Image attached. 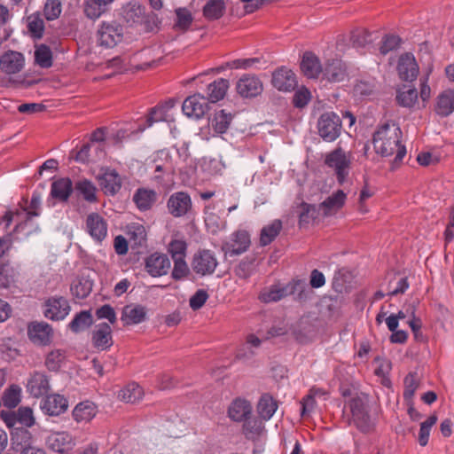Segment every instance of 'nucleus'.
Segmentation results:
<instances>
[{"mask_svg":"<svg viewBox=\"0 0 454 454\" xmlns=\"http://www.w3.org/2000/svg\"><path fill=\"white\" fill-rule=\"evenodd\" d=\"M147 309L139 304L126 305L122 309L121 320L124 325H138L146 320Z\"/></svg>","mask_w":454,"mask_h":454,"instance_id":"25","label":"nucleus"},{"mask_svg":"<svg viewBox=\"0 0 454 454\" xmlns=\"http://www.w3.org/2000/svg\"><path fill=\"white\" fill-rule=\"evenodd\" d=\"M143 388L136 382L129 383L119 392V398L126 403H134L142 399Z\"/></svg>","mask_w":454,"mask_h":454,"instance_id":"41","label":"nucleus"},{"mask_svg":"<svg viewBox=\"0 0 454 454\" xmlns=\"http://www.w3.org/2000/svg\"><path fill=\"white\" fill-rule=\"evenodd\" d=\"M208 109L207 99L200 94L188 97L182 105L183 113L194 119H200Z\"/></svg>","mask_w":454,"mask_h":454,"instance_id":"12","label":"nucleus"},{"mask_svg":"<svg viewBox=\"0 0 454 454\" xmlns=\"http://www.w3.org/2000/svg\"><path fill=\"white\" fill-rule=\"evenodd\" d=\"M4 407L15 408L21 401V388L18 385H12L6 388L2 397Z\"/></svg>","mask_w":454,"mask_h":454,"instance_id":"45","label":"nucleus"},{"mask_svg":"<svg viewBox=\"0 0 454 454\" xmlns=\"http://www.w3.org/2000/svg\"><path fill=\"white\" fill-rule=\"evenodd\" d=\"M396 99L400 106L412 107L418 100V91L415 88L399 91Z\"/></svg>","mask_w":454,"mask_h":454,"instance_id":"55","label":"nucleus"},{"mask_svg":"<svg viewBox=\"0 0 454 454\" xmlns=\"http://www.w3.org/2000/svg\"><path fill=\"white\" fill-rule=\"evenodd\" d=\"M215 206L212 204L206 205L204 207V222L207 231L211 234H216L225 227L219 215L213 212Z\"/></svg>","mask_w":454,"mask_h":454,"instance_id":"33","label":"nucleus"},{"mask_svg":"<svg viewBox=\"0 0 454 454\" xmlns=\"http://www.w3.org/2000/svg\"><path fill=\"white\" fill-rule=\"evenodd\" d=\"M61 10L59 0H47L43 10L44 16L48 20H54L59 17Z\"/></svg>","mask_w":454,"mask_h":454,"instance_id":"58","label":"nucleus"},{"mask_svg":"<svg viewBox=\"0 0 454 454\" xmlns=\"http://www.w3.org/2000/svg\"><path fill=\"white\" fill-rule=\"evenodd\" d=\"M454 112V90L442 91L436 99L435 113L442 117H446Z\"/></svg>","mask_w":454,"mask_h":454,"instance_id":"30","label":"nucleus"},{"mask_svg":"<svg viewBox=\"0 0 454 454\" xmlns=\"http://www.w3.org/2000/svg\"><path fill=\"white\" fill-rule=\"evenodd\" d=\"M156 200V193L153 190L139 188L133 195V201L137 208L145 211L151 208Z\"/></svg>","mask_w":454,"mask_h":454,"instance_id":"39","label":"nucleus"},{"mask_svg":"<svg viewBox=\"0 0 454 454\" xmlns=\"http://www.w3.org/2000/svg\"><path fill=\"white\" fill-rule=\"evenodd\" d=\"M74 188H75L76 192L80 195H82L86 201L90 202V203L97 201V195H96L97 188L93 184V183L90 182V180L82 179V180L78 181L75 184Z\"/></svg>","mask_w":454,"mask_h":454,"instance_id":"44","label":"nucleus"},{"mask_svg":"<svg viewBox=\"0 0 454 454\" xmlns=\"http://www.w3.org/2000/svg\"><path fill=\"white\" fill-rule=\"evenodd\" d=\"M169 109L170 105L168 102L153 108L147 119L148 126H152L153 122L167 121Z\"/></svg>","mask_w":454,"mask_h":454,"instance_id":"54","label":"nucleus"},{"mask_svg":"<svg viewBox=\"0 0 454 454\" xmlns=\"http://www.w3.org/2000/svg\"><path fill=\"white\" fill-rule=\"evenodd\" d=\"M400 39L396 35H386L380 47V51L382 55L387 54L389 51L396 49L399 45Z\"/></svg>","mask_w":454,"mask_h":454,"instance_id":"64","label":"nucleus"},{"mask_svg":"<svg viewBox=\"0 0 454 454\" xmlns=\"http://www.w3.org/2000/svg\"><path fill=\"white\" fill-rule=\"evenodd\" d=\"M169 262L166 255L158 253L151 254L145 262L147 272L153 277L167 274Z\"/></svg>","mask_w":454,"mask_h":454,"instance_id":"27","label":"nucleus"},{"mask_svg":"<svg viewBox=\"0 0 454 454\" xmlns=\"http://www.w3.org/2000/svg\"><path fill=\"white\" fill-rule=\"evenodd\" d=\"M229 88V81L223 78L217 79L208 84L207 89V100L212 103L222 100Z\"/></svg>","mask_w":454,"mask_h":454,"instance_id":"38","label":"nucleus"},{"mask_svg":"<svg viewBox=\"0 0 454 454\" xmlns=\"http://www.w3.org/2000/svg\"><path fill=\"white\" fill-rule=\"evenodd\" d=\"M252 411V404L248 400L238 397L230 403L227 416L231 421L244 422L250 418Z\"/></svg>","mask_w":454,"mask_h":454,"instance_id":"15","label":"nucleus"},{"mask_svg":"<svg viewBox=\"0 0 454 454\" xmlns=\"http://www.w3.org/2000/svg\"><path fill=\"white\" fill-rule=\"evenodd\" d=\"M172 216L185 217L192 225V202L187 192H179L172 195Z\"/></svg>","mask_w":454,"mask_h":454,"instance_id":"10","label":"nucleus"},{"mask_svg":"<svg viewBox=\"0 0 454 454\" xmlns=\"http://www.w3.org/2000/svg\"><path fill=\"white\" fill-rule=\"evenodd\" d=\"M409 288L407 278L401 276H395L388 283L387 296H395L403 294Z\"/></svg>","mask_w":454,"mask_h":454,"instance_id":"51","label":"nucleus"},{"mask_svg":"<svg viewBox=\"0 0 454 454\" xmlns=\"http://www.w3.org/2000/svg\"><path fill=\"white\" fill-rule=\"evenodd\" d=\"M397 70L400 77L404 81H413L419 74V65L412 53L406 52L401 55Z\"/></svg>","mask_w":454,"mask_h":454,"instance_id":"22","label":"nucleus"},{"mask_svg":"<svg viewBox=\"0 0 454 454\" xmlns=\"http://www.w3.org/2000/svg\"><path fill=\"white\" fill-rule=\"evenodd\" d=\"M43 308V316L51 321H62L71 311L68 300L61 295H53L47 298Z\"/></svg>","mask_w":454,"mask_h":454,"instance_id":"5","label":"nucleus"},{"mask_svg":"<svg viewBox=\"0 0 454 454\" xmlns=\"http://www.w3.org/2000/svg\"><path fill=\"white\" fill-rule=\"evenodd\" d=\"M319 136L327 142L334 141L340 134L341 121L333 113L323 114L317 122Z\"/></svg>","mask_w":454,"mask_h":454,"instance_id":"7","label":"nucleus"},{"mask_svg":"<svg viewBox=\"0 0 454 454\" xmlns=\"http://www.w3.org/2000/svg\"><path fill=\"white\" fill-rule=\"evenodd\" d=\"M301 285V281H292L286 286L275 285L262 291L260 294V300L263 302L278 301L282 298L292 294L296 286Z\"/></svg>","mask_w":454,"mask_h":454,"instance_id":"16","label":"nucleus"},{"mask_svg":"<svg viewBox=\"0 0 454 454\" xmlns=\"http://www.w3.org/2000/svg\"><path fill=\"white\" fill-rule=\"evenodd\" d=\"M99 185L107 196H114L121 188L122 181L116 170L106 168L98 177Z\"/></svg>","mask_w":454,"mask_h":454,"instance_id":"20","label":"nucleus"},{"mask_svg":"<svg viewBox=\"0 0 454 454\" xmlns=\"http://www.w3.org/2000/svg\"><path fill=\"white\" fill-rule=\"evenodd\" d=\"M231 121L232 115L231 113H227L225 110H219L209 119V127L215 134H223L229 129Z\"/></svg>","mask_w":454,"mask_h":454,"instance_id":"35","label":"nucleus"},{"mask_svg":"<svg viewBox=\"0 0 454 454\" xmlns=\"http://www.w3.org/2000/svg\"><path fill=\"white\" fill-rule=\"evenodd\" d=\"M351 41L355 47L364 48L371 43V35L366 30H360L353 32L351 35Z\"/></svg>","mask_w":454,"mask_h":454,"instance_id":"62","label":"nucleus"},{"mask_svg":"<svg viewBox=\"0 0 454 454\" xmlns=\"http://www.w3.org/2000/svg\"><path fill=\"white\" fill-rule=\"evenodd\" d=\"M25 58L22 53L8 51L0 57V69L7 74H14L22 70Z\"/></svg>","mask_w":454,"mask_h":454,"instance_id":"17","label":"nucleus"},{"mask_svg":"<svg viewBox=\"0 0 454 454\" xmlns=\"http://www.w3.org/2000/svg\"><path fill=\"white\" fill-rule=\"evenodd\" d=\"M236 89L241 97L254 98L262 91V83L257 76L245 74L238 81Z\"/></svg>","mask_w":454,"mask_h":454,"instance_id":"19","label":"nucleus"},{"mask_svg":"<svg viewBox=\"0 0 454 454\" xmlns=\"http://www.w3.org/2000/svg\"><path fill=\"white\" fill-rule=\"evenodd\" d=\"M282 229V223L280 220L276 219L270 224L264 226L261 231L260 243L262 246H267L271 243L274 239L278 235Z\"/></svg>","mask_w":454,"mask_h":454,"instance_id":"42","label":"nucleus"},{"mask_svg":"<svg viewBox=\"0 0 454 454\" xmlns=\"http://www.w3.org/2000/svg\"><path fill=\"white\" fill-rule=\"evenodd\" d=\"M128 234L137 245L142 246L146 239L145 228L140 223H131Z\"/></svg>","mask_w":454,"mask_h":454,"instance_id":"57","label":"nucleus"},{"mask_svg":"<svg viewBox=\"0 0 454 454\" xmlns=\"http://www.w3.org/2000/svg\"><path fill=\"white\" fill-rule=\"evenodd\" d=\"M419 387V380L417 379V375L415 373H409L404 378V390H403V397L406 400H411L417 388Z\"/></svg>","mask_w":454,"mask_h":454,"instance_id":"60","label":"nucleus"},{"mask_svg":"<svg viewBox=\"0 0 454 454\" xmlns=\"http://www.w3.org/2000/svg\"><path fill=\"white\" fill-rule=\"evenodd\" d=\"M250 236L245 230L234 231L222 245L225 255L234 256L245 253L250 247Z\"/></svg>","mask_w":454,"mask_h":454,"instance_id":"8","label":"nucleus"},{"mask_svg":"<svg viewBox=\"0 0 454 454\" xmlns=\"http://www.w3.org/2000/svg\"><path fill=\"white\" fill-rule=\"evenodd\" d=\"M17 272L9 263L0 264V288L9 287L15 280Z\"/></svg>","mask_w":454,"mask_h":454,"instance_id":"53","label":"nucleus"},{"mask_svg":"<svg viewBox=\"0 0 454 454\" xmlns=\"http://www.w3.org/2000/svg\"><path fill=\"white\" fill-rule=\"evenodd\" d=\"M352 422L364 433L369 432L374 427V422L369 414L367 401L364 396L353 397L349 401Z\"/></svg>","mask_w":454,"mask_h":454,"instance_id":"2","label":"nucleus"},{"mask_svg":"<svg viewBox=\"0 0 454 454\" xmlns=\"http://www.w3.org/2000/svg\"><path fill=\"white\" fill-rule=\"evenodd\" d=\"M176 21L172 28L182 32L187 30L192 22L191 12L185 8H179L176 10Z\"/></svg>","mask_w":454,"mask_h":454,"instance_id":"52","label":"nucleus"},{"mask_svg":"<svg viewBox=\"0 0 454 454\" xmlns=\"http://www.w3.org/2000/svg\"><path fill=\"white\" fill-rule=\"evenodd\" d=\"M35 63L43 67L48 68L52 66V53L51 49L46 45H40L35 51Z\"/></svg>","mask_w":454,"mask_h":454,"instance_id":"49","label":"nucleus"},{"mask_svg":"<svg viewBox=\"0 0 454 454\" xmlns=\"http://www.w3.org/2000/svg\"><path fill=\"white\" fill-rule=\"evenodd\" d=\"M301 68L304 75L308 78H317L320 73L323 74V69L318 58L311 52L303 54L301 62Z\"/></svg>","mask_w":454,"mask_h":454,"instance_id":"31","label":"nucleus"},{"mask_svg":"<svg viewBox=\"0 0 454 454\" xmlns=\"http://www.w3.org/2000/svg\"><path fill=\"white\" fill-rule=\"evenodd\" d=\"M12 449L21 453L22 450H25L30 447H32L33 437L31 433L25 427H15L12 432Z\"/></svg>","mask_w":454,"mask_h":454,"instance_id":"29","label":"nucleus"},{"mask_svg":"<svg viewBox=\"0 0 454 454\" xmlns=\"http://www.w3.org/2000/svg\"><path fill=\"white\" fill-rule=\"evenodd\" d=\"M27 29L34 38L40 39L43 37L44 22L38 13L27 17Z\"/></svg>","mask_w":454,"mask_h":454,"instance_id":"48","label":"nucleus"},{"mask_svg":"<svg viewBox=\"0 0 454 454\" xmlns=\"http://www.w3.org/2000/svg\"><path fill=\"white\" fill-rule=\"evenodd\" d=\"M402 131L395 123H386L373 134L372 144L377 154L382 157L395 155L394 164H399L406 154V148L401 144Z\"/></svg>","mask_w":454,"mask_h":454,"instance_id":"1","label":"nucleus"},{"mask_svg":"<svg viewBox=\"0 0 454 454\" xmlns=\"http://www.w3.org/2000/svg\"><path fill=\"white\" fill-rule=\"evenodd\" d=\"M68 407L67 400L59 394L47 395L40 404L41 410L49 416H59L64 413Z\"/></svg>","mask_w":454,"mask_h":454,"instance_id":"21","label":"nucleus"},{"mask_svg":"<svg viewBox=\"0 0 454 454\" xmlns=\"http://www.w3.org/2000/svg\"><path fill=\"white\" fill-rule=\"evenodd\" d=\"M48 449L55 452H65L73 446L72 436L67 432H51L45 440Z\"/></svg>","mask_w":454,"mask_h":454,"instance_id":"23","label":"nucleus"},{"mask_svg":"<svg viewBox=\"0 0 454 454\" xmlns=\"http://www.w3.org/2000/svg\"><path fill=\"white\" fill-rule=\"evenodd\" d=\"M29 340L37 346H48L52 341L53 329L46 322H32L27 326Z\"/></svg>","mask_w":454,"mask_h":454,"instance_id":"9","label":"nucleus"},{"mask_svg":"<svg viewBox=\"0 0 454 454\" xmlns=\"http://www.w3.org/2000/svg\"><path fill=\"white\" fill-rule=\"evenodd\" d=\"M323 76L330 82H343L348 76V67L341 59L328 60L323 69Z\"/></svg>","mask_w":454,"mask_h":454,"instance_id":"18","label":"nucleus"},{"mask_svg":"<svg viewBox=\"0 0 454 454\" xmlns=\"http://www.w3.org/2000/svg\"><path fill=\"white\" fill-rule=\"evenodd\" d=\"M85 231L91 239L101 243L107 236V223L98 213H90L85 220Z\"/></svg>","mask_w":454,"mask_h":454,"instance_id":"11","label":"nucleus"},{"mask_svg":"<svg viewBox=\"0 0 454 454\" xmlns=\"http://www.w3.org/2000/svg\"><path fill=\"white\" fill-rule=\"evenodd\" d=\"M272 84L278 90L291 91L296 86L295 74L286 67L278 68L273 73Z\"/></svg>","mask_w":454,"mask_h":454,"instance_id":"24","label":"nucleus"},{"mask_svg":"<svg viewBox=\"0 0 454 454\" xmlns=\"http://www.w3.org/2000/svg\"><path fill=\"white\" fill-rule=\"evenodd\" d=\"M242 431L247 440L257 441L265 433L263 420L249 418L243 422Z\"/></svg>","mask_w":454,"mask_h":454,"instance_id":"34","label":"nucleus"},{"mask_svg":"<svg viewBox=\"0 0 454 454\" xmlns=\"http://www.w3.org/2000/svg\"><path fill=\"white\" fill-rule=\"evenodd\" d=\"M97 36L101 46L113 48L121 42L123 27L116 20L102 21L98 27Z\"/></svg>","mask_w":454,"mask_h":454,"instance_id":"4","label":"nucleus"},{"mask_svg":"<svg viewBox=\"0 0 454 454\" xmlns=\"http://www.w3.org/2000/svg\"><path fill=\"white\" fill-rule=\"evenodd\" d=\"M50 388L49 379L43 372L32 374L27 384V392L36 398L47 395Z\"/></svg>","mask_w":454,"mask_h":454,"instance_id":"26","label":"nucleus"},{"mask_svg":"<svg viewBox=\"0 0 454 454\" xmlns=\"http://www.w3.org/2000/svg\"><path fill=\"white\" fill-rule=\"evenodd\" d=\"M174 261V269L172 270V278L182 279L190 273V269L186 263L185 258H176Z\"/></svg>","mask_w":454,"mask_h":454,"instance_id":"59","label":"nucleus"},{"mask_svg":"<svg viewBox=\"0 0 454 454\" xmlns=\"http://www.w3.org/2000/svg\"><path fill=\"white\" fill-rule=\"evenodd\" d=\"M72 191L73 184L69 178H59L51 184V194L60 201H67Z\"/></svg>","mask_w":454,"mask_h":454,"instance_id":"36","label":"nucleus"},{"mask_svg":"<svg viewBox=\"0 0 454 454\" xmlns=\"http://www.w3.org/2000/svg\"><path fill=\"white\" fill-rule=\"evenodd\" d=\"M437 416L432 414L424 422L420 424V428L418 435V442L420 446L424 447L427 445L432 427L437 422Z\"/></svg>","mask_w":454,"mask_h":454,"instance_id":"47","label":"nucleus"},{"mask_svg":"<svg viewBox=\"0 0 454 454\" xmlns=\"http://www.w3.org/2000/svg\"><path fill=\"white\" fill-rule=\"evenodd\" d=\"M325 164L335 172L338 183L344 184L351 165V155L341 148H337L329 153L325 157Z\"/></svg>","mask_w":454,"mask_h":454,"instance_id":"3","label":"nucleus"},{"mask_svg":"<svg viewBox=\"0 0 454 454\" xmlns=\"http://www.w3.org/2000/svg\"><path fill=\"white\" fill-rule=\"evenodd\" d=\"M106 8L96 0H86L83 4V12L90 20H98L106 12Z\"/></svg>","mask_w":454,"mask_h":454,"instance_id":"50","label":"nucleus"},{"mask_svg":"<svg viewBox=\"0 0 454 454\" xmlns=\"http://www.w3.org/2000/svg\"><path fill=\"white\" fill-rule=\"evenodd\" d=\"M223 0H208L203 8V14L207 20H218L224 12Z\"/></svg>","mask_w":454,"mask_h":454,"instance_id":"43","label":"nucleus"},{"mask_svg":"<svg viewBox=\"0 0 454 454\" xmlns=\"http://www.w3.org/2000/svg\"><path fill=\"white\" fill-rule=\"evenodd\" d=\"M346 200L347 193L342 190H337L320 204V208L325 215H334L344 206Z\"/></svg>","mask_w":454,"mask_h":454,"instance_id":"28","label":"nucleus"},{"mask_svg":"<svg viewBox=\"0 0 454 454\" xmlns=\"http://www.w3.org/2000/svg\"><path fill=\"white\" fill-rule=\"evenodd\" d=\"M66 359V352L63 349H54L49 352L45 357L44 364L51 372H58Z\"/></svg>","mask_w":454,"mask_h":454,"instance_id":"46","label":"nucleus"},{"mask_svg":"<svg viewBox=\"0 0 454 454\" xmlns=\"http://www.w3.org/2000/svg\"><path fill=\"white\" fill-rule=\"evenodd\" d=\"M217 265L218 261L215 254L208 249L198 251L194 254L192 262L193 271L200 277L212 275Z\"/></svg>","mask_w":454,"mask_h":454,"instance_id":"6","label":"nucleus"},{"mask_svg":"<svg viewBox=\"0 0 454 454\" xmlns=\"http://www.w3.org/2000/svg\"><path fill=\"white\" fill-rule=\"evenodd\" d=\"M317 216V210L315 206L302 203L301 206V212L299 214L300 225L309 223Z\"/></svg>","mask_w":454,"mask_h":454,"instance_id":"61","label":"nucleus"},{"mask_svg":"<svg viewBox=\"0 0 454 454\" xmlns=\"http://www.w3.org/2000/svg\"><path fill=\"white\" fill-rule=\"evenodd\" d=\"M97 411V406L92 402L85 401L74 407L73 417L77 422H89L96 416Z\"/></svg>","mask_w":454,"mask_h":454,"instance_id":"37","label":"nucleus"},{"mask_svg":"<svg viewBox=\"0 0 454 454\" xmlns=\"http://www.w3.org/2000/svg\"><path fill=\"white\" fill-rule=\"evenodd\" d=\"M17 420L20 427H31L35 423V419L33 415V411L29 407H20L17 411Z\"/></svg>","mask_w":454,"mask_h":454,"instance_id":"56","label":"nucleus"},{"mask_svg":"<svg viewBox=\"0 0 454 454\" xmlns=\"http://www.w3.org/2000/svg\"><path fill=\"white\" fill-rule=\"evenodd\" d=\"M256 410L260 419L268 421L278 410L277 401L269 394H264L259 399Z\"/></svg>","mask_w":454,"mask_h":454,"instance_id":"32","label":"nucleus"},{"mask_svg":"<svg viewBox=\"0 0 454 454\" xmlns=\"http://www.w3.org/2000/svg\"><path fill=\"white\" fill-rule=\"evenodd\" d=\"M92 346L99 350H108L114 344L112 328L107 323H101L95 326L91 333Z\"/></svg>","mask_w":454,"mask_h":454,"instance_id":"14","label":"nucleus"},{"mask_svg":"<svg viewBox=\"0 0 454 454\" xmlns=\"http://www.w3.org/2000/svg\"><path fill=\"white\" fill-rule=\"evenodd\" d=\"M254 271L253 260L245 259L235 268V274L240 278H247Z\"/></svg>","mask_w":454,"mask_h":454,"instance_id":"63","label":"nucleus"},{"mask_svg":"<svg viewBox=\"0 0 454 454\" xmlns=\"http://www.w3.org/2000/svg\"><path fill=\"white\" fill-rule=\"evenodd\" d=\"M121 10L122 19L129 27H137L146 21L145 7L138 2L130 1Z\"/></svg>","mask_w":454,"mask_h":454,"instance_id":"13","label":"nucleus"},{"mask_svg":"<svg viewBox=\"0 0 454 454\" xmlns=\"http://www.w3.org/2000/svg\"><path fill=\"white\" fill-rule=\"evenodd\" d=\"M93 324L92 315L90 310H82L77 313L68 324L69 329L78 333L89 328Z\"/></svg>","mask_w":454,"mask_h":454,"instance_id":"40","label":"nucleus"}]
</instances>
